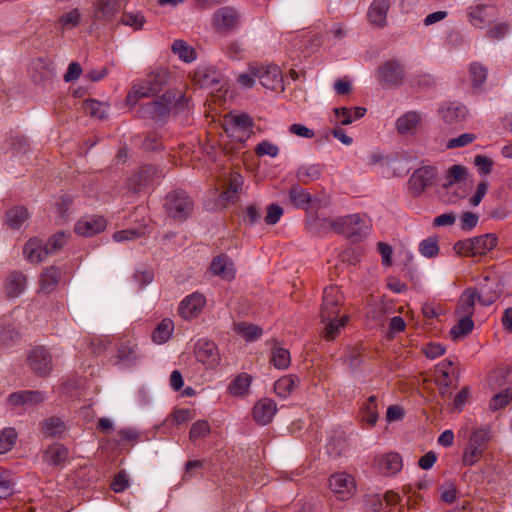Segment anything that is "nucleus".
<instances>
[{"label": "nucleus", "instance_id": "f257e3e1", "mask_svg": "<svg viewBox=\"0 0 512 512\" xmlns=\"http://www.w3.org/2000/svg\"><path fill=\"white\" fill-rule=\"evenodd\" d=\"M170 79L169 71L164 67L151 70L144 79L135 82L127 94L128 105H135L141 98L154 97L162 91Z\"/></svg>", "mask_w": 512, "mask_h": 512}, {"label": "nucleus", "instance_id": "f03ea898", "mask_svg": "<svg viewBox=\"0 0 512 512\" xmlns=\"http://www.w3.org/2000/svg\"><path fill=\"white\" fill-rule=\"evenodd\" d=\"M189 99L177 90H168L158 99L148 103L144 107V113L152 118H163L171 112L178 113L188 109Z\"/></svg>", "mask_w": 512, "mask_h": 512}, {"label": "nucleus", "instance_id": "7ed1b4c3", "mask_svg": "<svg viewBox=\"0 0 512 512\" xmlns=\"http://www.w3.org/2000/svg\"><path fill=\"white\" fill-rule=\"evenodd\" d=\"M325 222L336 233L342 234L352 241H359L369 232L368 221L359 214L347 215L336 219H327Z\"/></svg>", "mask_w": 512, "mask_h": 512}, {"label": "nucleus", "instance_id": "20e7f679", "mask_svg": "<svg viewBox=\"0 0 512 512\" xmlns=\"http://www.w3.org/2000/svg\"><path fill=\"white\" fill-rule=\"evenodd\" d=\"M496 244V236L488 233L479 237L458 241L455 244L454 249L458 254L476 257L486 255L496 246Z\"/></svg>", "mask_w": 512, "mask_h": 512}, {"label": "nucleus", "instance_id": "39448f33", "mask_svg": "<svg viewBox=\"0 0 512 512\" xmlns=\"http://www.w3.org/2000/svg\"><path fill=\"white\" fill-rule=\"evenodd\" d=\"M167 214L177 220L186 219L193 210V202L184 191H174L167 195L165 201Z\"/></svg>", "mask_w": 512, "mask_h": 512}, {"label": "nucleus", "instance_id": "423d86ee", "mask_svg": "<svg viewBox=\"0 0 512 512\" xmlns=\"http://www.w3.org/2000/svg\"><path fill=\"white\" fill-rule=\"evenodd\" d=\"M252 76L259 79L261 85L266 89L277 91L283 90V77L277 65H256L250 67Z\"/></svg>", "mask_w": 512, "mask_h": 512}, {"label": "nucleus", "instance_id": "0eeeda50", "mask_svg": "<svg viewBox=\"0 0 512 512\" xmlns=\"http://www.w3.org/2000/svg\"><path fill=\"white\" fill-rule=\"evenodd\" d=\"M344 298L339 287L331 285L324 289L320 318L322 321L330 317H338Z\"/></svg>", "mask_w": 512, "mask_h": 512}, {"label": "nucleus", "instance_id": "6e6552de", "mask_svg": "<svg viewBox=\"0 0 512 512\" xmlns=\"http://www.w3.org/2000/svg\"><path fill=\"white\" fill-rule=\"evenodd\" d=\"M240 20L241 15L239 11L231 6L219 8L213 15V25L221 33L236 29L240 24Z\"/></svg>", "mask_w": 512, "mask_h": 512}, {"label": "nucleus", "instance_id": "1a4fd4ad", "mask_svg": "<svg viewBox=\"0 0 512 512\" xmlns=\"http://www.w3.org/2000/svg\"><path fill=\"white\" fill-rule=\"evenodd\" d=\"M31 370L42 377L48 376L52 371V357L44 347L33 348L27 357Z\"/></svg>", "mask_w": 512, "mask_h": 512}, {"label": "nucleus", "instance_id": "9d476101", "mask_svg": "<svg viewBox=\"0 0 512 512\" xmlns=\"http://www.w3.org/2000/svg\"><path fill=\"white\" fill-rule=\"evenodd\" d=\"M331 491L340 500L349 499L356 491L354 477L346 473H336L329 479Z\"/></svg>", "mask_w": 512, "mask_h": 512}, {"label": "nucleus", "instance_id": "9b49d317", "mask_svg": "<svg viewBox=\"0 0 512 512\" xmlns=\"http://www.w3.org/2000/svg\"><path fill=\"white\" fill-rule=\"evenodd\" d=\"M373 467L385 476H393L400 472L403 467L402 457L395 452L379 454L375 456Z\"/></svg>", "mask_w": 512, "mask_h": 512}, {"label": "nucleus", "instance_id": "f8f14e48", "mask_svg": "<svg viewBox=\"0 0 512 512\" xmlns=\"http://www.w3.org/2000/svg\"><path fill=\"white\" fill-rule=\"evenodd\" d=\"M436 178V170L434 167L425 166L414 171L409 179V186L414 196L421 195L425 189L431 186Z\"/></svg>", "mask_w": 512, "mask_h": 512}, {"label": "nucleus", "instance_id": "ddd939ff", "mask_svg": "<svg viewBox=\"0 0 512 512\" xmlns=\"http://www.w3.org/2000/svg\"><path fill=\"white\" fill-rule=\"evenodd\" d=\"M206 305L203 294L195 292L186 296L179 304L178 313L186 320L194 319L200 315Z\"/></svg>", "mask_w": 512, "mask_h": 512}, {"label": "nucleus", "instance_id": "4468645a", "mask_svg": "<svg viewBox=\"0 0 512 512\" xmlns=\"http://www.w3.org/2000/svg\"><path fill=\"white\" fill-rule=\"evenodd\" d=\"M379 80L388 87H396L402 84L404 69L399 61L392 60L382 64L378 69Z\"/></svg>", "mask_w": 512, "mask_h": 512}, {"label": "nucleus", "instance_id": "2eb2a0df", "mask_svg": "<svg viewBox=\"0 0 512 512\" xmlns=\"http://www.w3.org/2000/svg\"><path fill=\"white\" fill-rule=\"evenodd\" d=\"M195 355L198 361L210 368L217 366L220 362L218 348L210 340H199L196 344Z\"/></svg>", "mask_w": 512, "mask_h": 512}, {"label": "nucleus", "instance_id": "dca6fc26", "mask_svg": "<svg viewBox=\"0 0 512 512\" xmlns=\"http://www.w3.org/2000/svg\"><path fill=\"white\" fill-rule=\"evenodd\" d=\"M497 15V9L492 5L478 4L468 8L470 23L478 28H483Z\"/></svg>", "mask_w": 512, "mask_h": 512}, {"label": "nucleus", "instance_id": "f3484780", "mask_svg": "<svg viewBox=\"0 0 512 512\" xmlns=\"http://www.w3.org/2000/svg\"><path fill=\"white\" fill-rule=\"evenodd\" d=\"M106 228V220L101 217H85L77 221L74 231L76 234L85 237L94 236Z\"/></svg>", "mask_w": 512, "mask_h": 512}, {"label": "nucleus", "instance_id": "a211bd4d", "mask_svg": "<svg viewBox=\"0 0 512 512\" xmlns=\"http://www.w3.org/2000/svg\"><path fill=\"white\" fill-rule=\"evenodd\" d=\"M46 394L42 391L24 390L14 392L9 395L8 401L12 406L33 407L42 403L46 399Z\"/></svg>", "mask_w": 512, "mask_h": 512}, {"label": "nucleus", "instance_id": "6ab92c4d", "mask_svg": "<svg viewBox=\"0 0 512 512\" xmlns=\"http://www.w3.org/2000/svg\"><path fill=\"white\" fill-rule=\"evenodd\" d=\"M212 274L221 277L225 281L235 278L236 269L233 261L226 255L221 254L213 258L210 264Z\"/></svg>", "mask_w": 512, "mask_h": 512}, {"label": "nucleus", "instance_id": "aec40b11", "mask_svg": "<svg viewBox=\"0 0 512 512\" xmlns=\"http://www.w3.org/2000/svg\"><path fill=\"white\" fill-rule=\"evenodd\" d=\"M277 412L276 403L270 398H264L258 401L253 408L255 421L260 425L270 423Z\"/></svg>", "mask_w": 512, "mask_h": 512}, {"label": "nucleus", "instance_id": "412c9836", "mask_svg": "<svg viewBox=\"0 0 512 512\" xmlns=\"http://www.w3.org/2000/svg\"><path fill=\"white\" fill-rule=\"evenodd\" d=\"M271 345L270 363L279 370L287 369L291 364V356L288 349L282 347L276 339L268 342Z\"/></svg>", "mask_w": 512, "mask_h": 512}, {"label": "nucleus", "instance_id": "4be33fe9", "mask_svg": "<svg viewBox=\"0 0 512 512\" xmlns=\"http://www.w3.org/2000/svg\"><path fill=\"white\" fill-rule=\"evenodd\" d=\"M118 10V0H97L94 5L93 18L99 21H110Z\"/></svg>", "mask_w": 512, "mask_h": 512}, {"label": "nucleus", "instance_id": "5701e85b", "mask_svg": "<svg viewBox=\"0 0 512 512\" xmlns=\"http://www.w3.org/2000/svg\"><path fill=\"white\" fill-rule=\"evenodd\" d=\"M441 118L448 124H456L465 120L467 108L460 103H447L439 110Z\"/></svg>", "mask_w": 512, "mask_h": 512}, {"label": "nucleus", "instance_id": "b1692460", "mask_svg": "<svg viewBox=\"0 0 512 512\" xmlns=\"http://www.w3.org/2000/svg\"><path fill=\"white\" fill-rule=\"evenodd\" d=\"M422 121L421 115L416 111H409L396 121V129L399 134H414Z\"/></svg>", "mask_w": 512, "mask_h": 512}, {"label": "nucleus", "instance_id": "393cba45", "mask_svg": "<svg viewBox=\"0 0 512 512\" xmlns=\"http://www.w3.org/2000/svg\"><path fill=\"white\" fill-rule=\"evenodd\" d=\"M348 321L349 318L346 315L342 317H330V319L325 321L321 320V323L324 325L321 331V336L326 341L334 340L341 333L342 329L346 326Z\"/></svg>", "mask_w": 512, "mask_h": 512}, {"label": "nucleus", "instance_id": "a878e982", "mask_svg": "<svg viewBox=\"0 0 512 512\" xmlns=\"http://www.w3.org/2000/svg\"><path fill=\"white\" fill-rule=\"evenodd\" d=\"M220 73L212 67H200L195 71L194 81L202 88H213L220 83Z\"/></svg>", "mask_w": 512, "mask_h": 512}, {"label": "nucleus", "instance_id": "bb28decb", "mask_svg": "<svg viewBox=\"0 0 512 512\" xmlns=\"http://www.w3.org/2000/svg\"><path fill=\"white\" fill-rule=\"evenodd\" d=\"M390 8L389 0H374L368 11V19L372 24L384 26L386 24L387 12Z\"/></svg>", "mask_w": 512, "mask_h": 512}, {"label": "nucleus", "instance_id": "cd10ccee", "mask_svg": "<svg viewBox=\"0 0 512 512\" xmlns=\"http://www.w3.org/2000/svg\"><path fill=\"white\" fill-rule=\"evenodd\" d=\"M69 457L68 449L60 443H53L44 452V461L49 465L59 466L64 464Z\"/></svg>", "mask_w": 512, "mask_h": 512}, {"label": "nucleus", "instance_id": "c85d7f7f", "mask_svg": "<svg viewBox=\"0 0 512 512\" xmlns=\"http://www.w3.org/2000/svg\"><path fill=\"white\" fill-rule=\"evenodd\" d=\"M491 439V428L489 425H485L472 430L468 438V444L485 452Z\"/></svg>", "mask_w": 512, "mask_h": 512}, {"label": "nucleus", "instance_id": "c756f323", "mask_svg": "<svg viewBox=\"0 0 512 512\" xmlns=\"http://www.w3.org/2000/svg\"><path fill=\"white\" fill-rule=\"evenodd\" d=\"M26 259L33 263H38L44 260L47 256V251L42 240L34 238L30 239L23 249Z\"/></svg>", "mask_w": 512, "mask_h": 512}, {"label": "nucleus", "instance_id": "7c9ffc66", "mask_svg": "<svg viewBox=\"0 0 512 512\" xmlns=\"http://www.w3.org/2000/svg\"><path fill=\"white\" fill-rule=\"evenodd\" d=\"M477 299V291L472 288L464 290L459 298L456 312L461 316L471 317Z\"/></svg>", "mask_w": 512, "mask_h": 512}, {"label": "nucleus", "instance_id": "2f4dec72", "mask_svg": "<svg viewBox=\"0 0 512 512\" xmlns=\"http://www.w3.org/2000/svg\"><path fill=\"white\" fill-rule=\"evenodd\" d=\"M26 277L21 272H12L6 279V294L10 298L18 297L25 289Z\"/></svg>", "mask_w": 512, "mask_h": 512}, {"label": "nucleus", "instance_id": "473e14b6", "mask_svg": "<svg viewBox=\"0 0 512 512\" xmlns=\"http://www.w3.org/2000/svg\"><path fill=\"white\" fill-rule=\"evenodd\" d=\"M299 383L300 380L297 375H285L275 382L274 391L279 397L287 398Z\"/></svg>", "mask_w": 512, "mask_h": 512}, {"label": "nucleus", "instance_id": "72a5a7b5", "mask_svg": "<svg viewBox=\"0 0 512 512\" xmlns=\"http://www.w3.org/2000/svg\"><path fill=\"white\" fill-rule=\"evenodd\" d=\"M61 278L60 268L51 266L46 268L40 276V286L45 292H51L54 290Z\"/></svg>", "mask_w": 512, "mask_h": 512}, {"label": "nucleus", "instance_id": "f704fd0d", "mask_svg": "<svg viewBox=\"0 0 512 512\" xmlns=\"http://www.w3.org/2000/svg\"><path fill=\"white\" fill-rule=\"evenodd\" d=\"M155 173V168L147 166L128 179L127 187L133 192L140 191L148 183L149 177Z\"/></svg>", "mask_w": 512, "mask_h": 512}, {"label": "nucleus", "instance_id": "c9c22d12", "mask_svg": "<svg viewBox=\"0 0 512 512\" xmlns=\"http://www.w3.org/2000/svg\"><path fill=\"white\" fill-rule=\"evenodd\" d=\"M117 361L124 366H132L136 364L138 359L137 347L129 343L119 345L117 349Z\"/></svg>", "mask_w": 512, "mask_h": 512}, {"label": "nucleus", "instance_id": "e433bc0d", "mask_svg": "<svg viewBox=\"0 0 512 512\" xmlns=\"http://www.w3.org/2000/svg\"><path fill=\"white\" fill-rule=\"evenodd\" d=\"M226 131L236 132L243 130L244 132H248L253 127V120L247 114L240 115H231L226 120Z\"/></svg>", "mask_w": 512, "mask_h": 512}, {"label": "nucleus", "instance_id": "4c0bfd02", "mask_svg": "<svg viewBox=\"0 0 512 512\" xmlns=\"http://www.w3.org/2000/svg\"><path fill=\"white\" fill-rule=\"evenodd\" d=\"M234 331L249 342L259 339L263 334L260 326L246 322L235 323Z\"/></svg>", "mask_w": 512, "mask_h": 512}, {"label": "nucleus", "instance_id": "58836bf2", "mask_svg": "<svg viewBox=\"0 0 512 512\" xmlns=\"http://www.w3.org/2000/svg\"><path fill=\"white\" fill-rule=\"evenodd\" d=\"M82 19V14L79 9L74 8L59 17L56 26L61 31L71 30L77 27Z\"/></svg>", "mask_w": 512, "mask_h": 512}, {"label": "nucleus", "instance_id": "ea45409f", "mask_svg": "<svg viewBox=\"0 0 512 512\" xmlns=\"http://www.w3.org/2000/svg\"><path fill=\"white\" fill-rule=\"evenodd\" d=\"M41 431L47 436H57L62 434L65 429L66 425L65 422L56 416H51L49 418L44 419L40 423Z\"/></svg>", "mask_w": 512, "mask_h": 512}, {"label": "nucleus", "instance_id": "a19ab883", "mask_svg": "<svg viewBox=\"0 0 512 512\" xmlns=\"http://www.w3.org/2000/svg\"><path fill=\"white\" fill-rule=\"evenodd\" d=\"M474 323L469 316H462L457 324L450 330V336L453 341H459L471 333Z\"/></svg>", "mask_w": 512, "mask_h": 512}, {"label": "nucleus", "instance_id": "79ce46f5", "mask_svg": "<svg viewBox=\"0 0 512 512\" xmlns=\"http://www.w3.org/2000/svg\"><path fill=\"white\" fill-rule=\"evenodd\" d=\"M28 219V211L23 206H16L6 213V223L12 229H18Z\"/></svg>", "mask_w": 512, "mask_h": 512}, {"label": "nucleus", "instance_id": "37998d69", "mask_svg": "<svg viewBox=\"0 0 512 512\" xmlns=\"http://www.w3.org/2000/svg\"><path fill=\"white\" fill-rule=\"evenodd\" d=\"M322 169L319 164L302 165L297 169L296 177L303 183L308 184L320 178Z\"/></svg>", "mask_w": 512, "mask_h": 512}, {"label": "nucleus", "instance_id": "c03bdc74", "mask_svg": "<svg viewBox=\"0 0 512 512\" xmlns=\"http://www.w3.org/2000/svg\"><path fill=\"white\" fill-rule=\"evenodd\" d=\"M174 331V323L171 319H163L153 332V340L158 344L167 342Z\"/></svg>", "mask_w": 512, "mask_h": 512}, {"label": "nucleus", "instance_id": "a18cd8bd", "mask_svg": "<svg viewBox=\"0 0 512 512\" xmlns=\"http://www.w3.org/2000/svg\"><path fill=\"white\" fill-rule=\"evenodd\" d=\"M172 52L178 55L179 58L187 63H190L196 59V52L193 47L189 46L184 40H175L172 44Z\"/></svg>", "mask_w": 512, "mask_h": 512}, {"label": "nucleus", "instance_id": "49530a36", "mask_svg": "<svg viewBox=\"0 0 512 512\" xmlns=\"http://www.w3.org/2000/svg\"><path fill=\"white\" fill-rule=\"evenodd\" d=\"M362 420L373 427L378 420L377 397L372 395L367 399L362 409Z\"/></svg>", "mask_w": 512, "mask_h": 512}, {"label": "nucleus", "instance_id": "de8ad7c7", "mask_svg": "<svg viewBox=\"0 0 512 512\" xmlns=\"http://www.w3.org/2000/svg\"><path fill=\"white\" fill-rule=\"evenodd\" d=\"M289 199L296 208H304L311 202L310 194L299 185H293L289 191Z\"/></svg>", "mask_w": 512, "mask_h": 512}, {"label": "nucleus", "instance_id": "09e8293b", "mask_svg": "<svg viewBox=\"0 0 512 512\" xmlns=\"http://www.w3.org/2000/svg\"><path fill=\"white\" fill-rule=\"evenodd\" d=\"M469 75L474 88L481 87L487 79L488 70L479 62H472L469 66Z\"/></svg>", "mask_w": 512, "mask_h": 512}, {"label": "nucleus", "instance_id": "8fccbe9b", "mask_svg": "<svg viewBox=\"0 0 512 512\" xmlns=\"http://www.w3.org/2000/svg\"><path fill=\"white\" fill-rule=\"evenodd\" d=\"M19 338V332L10 323H0V347H9Z\"/></svg>", "mask_w": 512, "mask_h": 512}, {"label": "nucleus", "instance_id": "3c124183", "mask_svg": "<svg viewBox=\"0 0 512 512\" xmlns=\"http://www.w3.org/2000/svg\"><path fill=\"white\" fill-rule=\"evenodd\" d=\"M512 402V388H506L499 393L493 395L489 402V410L496 412L500 409L505 408L509 403Z\"/></svg>", "mask_w": 512, "mask_h": 512}, {"label": "nucleus", "instance_id": "603ef678", "mask_svg": "<svg viewBox=\"0 0 512 512\" xmlns=\"http://www.w3.org/2000/svg\"><path fill=\"white\" fill-rule=\"evenodd\" d=\"M18 434L14 428L7 427L0 431V454L9 452L16 444Z\"/></svg>", "mask_w": 512, "mask_h": 512}, {"label": "nucleus", "instance_id": "864d4df0", "mask_svg": "<svg viewBox=\"0 0 512 512\" xmlns=\"http://www.w3.org/2000/svg\"><path fill=\"white\" fill-rule=\"evenodd\" d=\"M251 384V377L248 374L237 376L229 385V392L232 395L241 396L246 393Z\"/></svg>", "mask_w": 512, "mask_h": 512}, {"label": "nucleus", "instance_id": "5fc2aeb1", "mask_svg": "<svg viewBox=\"0 0 512 512\" xmlns=\"http://www.w3.org/2000/svg\"><path fill=\"white\" fill-rule=\"evenodd\" d=\"M68 237L69 236L63 232L53 235L45 244L47 255L58 252L67 243Z\"/></svg>", "mask_w": 512, "mask_h": 512}, {"label": "nucleus", "instance_id": "6e6d98bb", "mask_svg": "<svg viewBox=\"0 0 512 512\" xmlns=\"http://www.w3.org/2000/svg\"><path fill=\"white\" fill-rule=\"evenodd\" d=\"M210 433V424L206 420L196 421L189 432V438L191 441L206 437Z\"/></svg>", "mask_w": 512, "mask_h": 512}, {"label": "nucleus", "instance_id": "4d7b16f0", "mask_svg": "<svg viewBox=\"0 0 512 512\" xmlns=\"http://www.w3.org/2000/svg\"><path fill=\"white\" fill-rule=\"evenodd\" d=\"M121 23L126 26L133 27L135 30H141L145 23V18L139 12H137V13L125 12V13H123V15L121 17Z\"/></svg>", "mask_w": 512, "mask_h": 512}, {"label": "nucleus", "instance_id": "13d9d810", "mask_svg": "<svg viewBox=\"0 0 512 512\" xmlns=\"http://www.w3.org/2000/svg\"><path fill=\"white\" fill-rule=\"evenodd\" d=\"M498 298V291L489 286H482L477 292V300L485 306L493 304Z\"/></svg>", "mask_w": 512, "mask_h": 512}, {"label": "nucleus", "instance_id": "bf43d9fd", "mask_svg": "<svg viewBox=\"0 0 512 512\" xmlns=\"http://www.w3.org/2000/svg\"><path fill=\"white\" fill-rule=\"evenodd\" d=\"M84 108L85 111L91 116L97 117L99 119H104L107 117V106L96 100H87L85 102Z\"/></svg>", "mask_w": 512, "mask_h": 512}, {"label": "nucleus", "instance_id": "052dcab7", "mask_svg": "<svg viewBox=\"0 0 512 512\" xmlns=\"http://www.w3.org/2000/svg\"><path fill=\"white\" fill-rule=\"evenodd\" d=\"M466 175V168L461 165H452L446 175L445 188L451 187L454 183L463 179Z\"/></svg>", "mask_w": 512, "mask_h": 512}, {"label": "nucleus", "instance_id": "680f3d73", "mask_svg": "<svg viewBox=\"0 0 512 512\" xmlns=\"http://www.w3.org/2000/svg\"><path fill=\"white\" fill-rule=\"evenodd\" d=\"M484 455V452L476 447H472L467 444L463 456L462 462L465 466H472L476 464Z\"/></svg>", "mask_w": 512, "mask_h": 512}, {"label": "nucleus", "instance_id": "e2e57ef3", "mask_svg": "<svg viewBox=\"0 0 512 512\" xmlns=\"http://www.w3.org/2000/svg\"><path fill=\"white\" fill-rule=\"evenodd\" d=\"M420 253L425 257H434L439 252L438 241L435 238H427L419 245Z\"/></svg>", "mask_w": 512, "mask_h": 512}, {"label": "nucleus", "instance_id": "0e129e2a", "mask_svg": "<svg viewBox=\"0 0 512 512\" xmlns=\"http://www.w3.org/2000/svg\"><path fill=\"white\" fill-rule=\"evenodd\" d=\"M255 152L258 156L268 155L274 158L279 154V148L275 144L264 140L256 146Z\"/></svg>", "mask_w": 512, "mask_h": 512}, {"label": "nucleus", "instance_id": "69168bd1", "mask_svg": "<svg viewBox=\"0 0 512 512\" xmlns=\"http://www.w3.org/2000/svg\"><path fill=\"white\" fill-rule=\"evenodd\" d=\"M335 122L341 125H349L353 122L352 109L340 107L333 109Z\"/></svg>", "mask_w": 512, "mask_h": 512}, {"label": "nucleus", "instance_id": "338daca9", "mask_svg": "<svg viewBox=\"0 0 512 512\" xmlns=\"http://www.w3.org/2000/svg\"><path fill=\"white\" fill-rule=\"evenodd\" d=\"M476 139L473 133H464L458 137L452 138L447 143V148L453 149L458 147L466 146L472 143Z\"/></svg>", "mask_w": 512, "mask_h": 512}, {"label": "nucleus", "instance_id": "774afa93", "mask_svg": "<svg viewBox=\"0 0 512 512\" xmlns=\"http://www.w3.org/2000/svg\"><path fill=\"white\" fill-rule=\"evenodd\" d=\"M283 215V209L277 204H270L267 207V214L264 218L266 224L274 225L276 224L281 216Z\"/></svg>", "mask_w": 512, "mask_h": 512}]
</instances>
